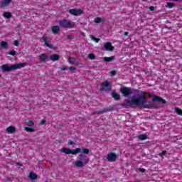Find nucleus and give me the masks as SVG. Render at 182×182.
<instances>
[{
  "label": "nucleus",
  "instance_id": "nucleus-1",
  "mask_svg": "<svg viewBox=\"0 0 182 182\" xmlns=\"http://www.w3.org/2000/svg\"><path fill=\"white\" fill-rule=\"evenodd\" d=\"M119 92L123 95L124 97H129V96H132V100L126 98L124 102L121 104L122 107H126V109H130L134 106H142L144 109H154L156 108V104L149 102L147 103V97H146V92L142 91L141 95H139V90H134V88L129 87H122L119 89Z\"/></svg>",
  "mask_w": 182,
  "mask_h": 182
},
{
  "label": "nucleus",
  "instance_id": "nucleus-2",
  "mask_svg": "<svg viewBox=\"0 0 182 182\" xmlns=\"http://www.w3.org/2000/svg\"><path fill=\"white\" fill-rule=\"evenodd\" d=\"M28 63H20L15 65H9L8 64H4L1 65V68L2 72H12V70H16L17 69H22V68H25Z\"/></svg>",
  "mask_w": 182,
  "mask_h": 182
},
{
  "label": "nucleus",
  "instance_id": "nucleus-3",
  "mask_svg": "<svg viewBox=\"0 0 182 182\" xmlns=\"http://www.w3.org/2000/svg\"><path fill=\"white\" fill-rule=\"evenodd\" d=\"M59 25L61 28H64L65 29H69L70 28H73L76 24L73 21H70L68 19H63L59 21Z\"/></svg>",
  "mask_w": 182,
  "mask_h": 182
},
{
  "label": "nucleus",
  "instance_id": "nucleus-4",
  "mask_svg": "<svg viewBox=\"0 0 182 182\" xmlns=\"http://www.w3.org/2000/svg\"><path fill=\"white\" fill-rule=\"evenodd\" d=\"M60 151L62 153H65V154H73L74 156H76V154H77V153H80V151H82V149L77 148L75 149L71 150L66 147H63L60 149Z\"/></svg>",
  "mask_w": 182,
  "mask_h": 182
},
{
  "label": "nucleus",
  "instance_id": "nucleus-5",
  "mask_svg": "<svg viewBox=\"0 0 182 182\" xmlns=\"http://www.w3.org/2000/svg\"><path fill=\"white\" fill-rule=\"evenodd\" d=\"M100 90L101 92H110V91H112V85H111L110 82H109V81H107V80L104 81L101 84V87H100Z\"/></svg>",
  "mask_w": 182,
  "mask_h": 182
},
{
  "label": "nucleus",
  "instance_id": "nucleus-6",
  "mask_svg": "<svg viewBox=\"0 0 182 182\" xmlns=\"http://www.w3.org/2000/svg\"><path fill=\"white\" fill-rule=\"evenodd\" d=\"M114 110V107L109 106L107 108L102 109V110L99 112H92V114H103V113H107V112H113Z\"/></svg>",
  "mask_w": 182,
  "mask_h": 182
},
{
  "label": "nucleus",
  "instance_id": "nucleus-7",
  "mask_svg": "<svg viewBox=\"0 0 182 182\" xmlns=\"http://www.w3.org/2000/svg\"><path fill=\"white\" fill-rule=\"evenodd\" d=\"M107 160L108 161L114 162L117 160V154L114 152H110L107 156Z\"/></svg>",
  "mask_w": 182,
  "mask_h": 182
},
{
  "label": "nucleus",
  "instance_id": "nucleus-8",
  "mask_svg": "<svg viewBox=\"0 0 182 182\" xmlns=\"http://www.w3.org/2000/svg\"><path fill=\"white\" fill-rule=\"evenodd\" d=\"M69 14H70L71 15H73L74 16H79V15H82V14H83V10L82 9H72L69 10Z\"/></svg>",
  "mask_w": 182,
  "mask_h": 182
},
{
  "label": "nucleus",
  "instance_id": "nucleus-9",
  "mask_svg": "<svg viewBox=\"0 0 182 182\" xmlns=\"http://www.w3.org/2000/svg\"><path fill=\"white\" fill-rule=\"evenodd\" d=\"M78 160H80V161H82L84 165H86L87 164V163H89V157L83 154H80L78 155Z\"/></svg>",
  "mask_w": 182,
  "mask_h": 182
},
{
  "label": "nucleus",
  "instance_id": "nucleus-10",
  "mask_svg": "<svg viewBox=\"0 0 182 182\" xmlns=\"http://www.w3.org/2000/svg\"><path fill=\"white\" fill-rule=\"evenodd\" d=\"M104 48L105 50H107L108 52H113L114 50V47L112 46V43L107 42L104 44Z\"/></svg>",
  "mask_w": 182,
  "mask_h": 182
},
{
  "label": "nucleus",
  "instance_id": "nucleus-11",
  "mask_svg": "<svg viewBox=\"0 0 182 182\" xmlns=\"http://www.w3.org/2000/svg\"><path fill=\"white\" fill-rule=\"evenodd\" d=\"M152 102L153 103H154V102H160L162 103V105H166V103H167V101L163 99V97L159 96H154L152 98Z\"/></svg>",
  "mask_w": 182,
  "mask_h": 182
},
{
  "label": "nucleus",
  "instance_id": "nucleus-12",
  "mask_svg": "<svg viewBox=\"0 0 182 182\" xmlns=\"http://www.w3.org/2000/svg\"><path fill=\"white\" fill-rule=\"evenodd\" d=\"M112 97L114 98V100H122V96H120L115 90H113L111 93Z\"/></svg>",
  "mask_w": 182,
  "mask_h": 182
},
{
  "label": "nucleus",
  "instance_id": "nucleus-13",
  "mask_svg": "<svg viewBox=\"0 0 182 182\" xmlns=\"http://www.w3.org/2000/svg\"><path fill=\"white\" fill-rule=\"evenodd\" d=\"M6 132L10 134H14V133H16V128L14 126H10L6 128Z\"/></svg>",
  "mask_w": 182,
  "mask_h": 182
},
{
  "label": "nucleus",
  "instance_id": "nucleus-14",
  "mask_svg": "<svg viewBox=\"0 0 182 182\" xmlns=\"http://www.w3.org/2000/svg\"><path fill=\"white\" fill-rule=\"evenodd\" d=\"M12 0H2L0 4V8H5V6H8Z\"/></svg>",
  "mask_w": 182,
  "mask_h": 182
},
{
  "label": "nucleus",
  "instance_id": "nucleus-15",
  "mask_svg": "<svg viewBox=\"0 0 182 182\" xmlns=\"http://www.w3.org/2000/svg\"><path fill=\"white\" fill-rule=\"evenodd\" d=\"M43 41L46 45V46H48V48H50V49H54V47L52 44L49 43V41H48V37L43 36Z\"/></svg>",
  "mask_w": 182,
  "mask_h": 182
},
{
  "label": "nucleus",
  "instance_id": "nucleus-16",
  "mask_svg": "<svg viewBox=\"0 0 182 182\" xmlns=\"http://www.w3.org/2000/svg\"><path fill=\"white\" fill-rule=\"evenodd\" d=\"M50 59L53 62H55V60H59V59H60V56L59 55H58V54H52L50 56Z\"/></svg>",
  "mask_w": 182,
  "mask_h": 182
},
{
  "label": "nucleus",
  "instance_id": "nucleus-17",
  "mask_svg": "<svg viewBox=\"0 0 182 182\" xmlns=\"http://www.w3.org/2000/svg\"><path fill=\"white\" fill-rule=\"evenodd\" d=\"M28 178L32 181L38 180V175L33 172H31L28 176Z\"/></svg>",
  "mask_w": 182,
  "mask_h": 182
},
{
  "label": "nucleus",
  "instance_id": "nucleus-18",
  "mask_svg": "<svg viewBox=\"0 0 182 182\" xmlns=\"http://www.w3.org/2000/svg\"><path fill=\"white\" fill-rule=\"evenodd\" d=\"M39 59L41 62H45L46 60H48V57L46 53H43L40 55Z\"/></svg>",
  "mask_w": 182,
  "mask_h": 182
},
{
  "label": "nucleus",
  "instance_id": "nucleus-19",
  "mask_svg": "<svg viewBox=\"0 0 182 182\" xmlns=\"http://www.w3.org/2000/svg\"><path fill=\"white\" fill-rule=\"evenodd\" d=\"M115 56L112 55L111 57H103L102 59L105 62H112V60H114Z\"/></svg>",
  "mask_w": 182,
  "mask_h": 182
},
{
  "label": "nucleus",
  "instance_id": "nucleus-20",
  "mask_svg": "<svg viewBox=\"0 0 182 182\" xmlns=\"http://www.w3.org/2000/svg\"><path fill=\"white\" fill-rule=\"evenodd\" d=\"M53 33L57 34L59 33L60 28L58 27V26H53L52 27Z\"/></svg>",
  "mask_w": 182,
  "mask_h": 182
},
{
  "label": "nucleus",
  "instance_id": "nucleus-21",
  "mask_svg": "<svg viewBox=\"0 0 182 182\" xmlns=\"http://www.w3.org/2000/svg\"><path fill=\"white\" fill-rule=\"evenodd\" d=\"M3 16L4 18H6V19H11V18H12V14H11L10 12L6 11V12H4L3 14Z\"/></svg>",
  "mask_w": 182,
  "mask_h": 182
},
{
  "label": "nucleus",
  "instance_id": "nucleus-22",
  "mask_svg": "<svg viewBox=\"0 0 182 182\" xmlns=\"http://www.w3.org/2000/svg\"><path fill=\"white\" fill-rule=\"evenodd\" d=\"M83 166H85V164L82 161L80 160L75 161V167H82Z\"/></svg>",
  "mask_w": 182,
  "mask_h": 182
},
{
  "label": "nucleus",
  "instance_id": "nucleus-23",
  "mask_svg": "<svg viewBox=\"0 0 182 182\" xmlns=\"http://www.w3.org/2000/svg\"><path fill=\"white\" fill-rule=\"evenodd\" d=\"M24 130H26V132H29L30 133H33V132H35V129L31 127H26Z\"/></svg>",
  "mask_w": 182,
  "mask_h": 182
},
{
  "label": "nucleus",
  "instance_id": "nucleus-24",
  "mask_svg": "<svg viewBox=\"0 0 182 182\" xmlns=\"http://www.w3.org/2000/svg\"><path fill=\"white\" fill-rule=\"evenodd\" d=\"M94 22H95V23H100V22H105V19H102L100 17H97Z\"/></svg>",
  "mask_w": 182,
  "mask_h": 182
},
{
  "label": "nucleus",
  "instance_id": "nucleus-25",
  "mask_svg": "<svg viewBox=\"0 0 182 182\" xmlns=\"http://www.w3.org/2000/svg\"><path fill=\"white\" fill-rule=\"evenodd\" d=\"M90 38L91 39H92V41H94L95 42H96V43H97L98 42H100V38H97L96 37H95L93 35H90Z\"/></svg>",
  "mask_w": 182,
  "mask_h": 182
},
{
  "label": "nucleus",
  "instance_id": "nucleus-26",
  "mask_svg": "<svg viewBox=\"0 0 182 182\" xmlns=\"http://www.w3.org/2000/svg\"><path fill=\"white\" fill-rule=\"evenodd\" d=\"M138 139H139V140H146L147 139V134L139 135Z\"/></svg>",
  "mask_w": 182,
  "mask_h": 182
},
{
  "label": "nucleus",
  "instance_id": "nucleus-27",
  "mask_svg": "<svg viewBox=\"0 0 182 182\" xmlns=\"http://www.w3.org/2000/svg\"><path fill=\"white\" fill-rule=\"evenodd\" d=\"M68 60H69V63H70V65H74L75 62H76V58L70 57L68 58Z\"/></svg>",
  "mask_w": 182,
  "mask_h": 182
},
{
  "label": "nucleus",
  "instance_id": "nucleus-28",
  "mask_svg": "<svg viewBox=\"0 0 182 182\" xmlns=\"http://www.w3.org/2000/svg\"><path fill=\"white\" fill-rule=\"evenodd\" d=\"M175 112L177 114H179V116H182V109H180V108L175 107Z\"/></svg>",
  "mask_w": 182,
  "mask_h": 182
},
{
  "label": "nucleus",
  "instance_id": "nucleus-29",
  "mask_svg": "<svg viewBox=\"0 0 182 182\" xmlns=\"http://www.w3.org/2000/svg\"><path fill=\"white\" fill-rule=\"evenodd\" d=\"M88 58L89 59H90L91 60H93L94 59H96V55L94 53H90L88 55Z\"/></svg>",
  "mask_w": 182,
  "mask_h": 182
},
{
  "label": "nucleus",
  "instance_id": "nucleus-30",
  "mask_svg": "<svg viewBox=\"0 0 182 182\" xmlns=\"http://www.w3.org/2000/svg\"><path fill=\"white\" fill-rule=\"evenodd\" d=\"M82 150L84 154H89V153H90V150H89V149L82 148Z\"/></svg>",
  "mask_w": 182,
  "mask_h": 182
},
{
  "label": "nucleus",
  "instance_id": "nucleus-31",
  "mask_svg": "<svg viewBox=\"0 0 182 182\" xmlns=\"http://www.w3.org/2000/svg\"><path fill=\"white\" fill-rule=\"evenodd\" d=\"M166 6V8H173V6H176V4L174 3H167Z\"/></svg>",
  "mask_w": 182,
  "mask_h": 182
},
{
  "label": "nucleus",
  "instance_id": "nucleus-32",
  "mask_svg": "<svg viewBox=\"0 0 182 182\" xmlns=\"http://www.w3.org/2000/svg\"><path fill=\"white\" fill-rule=\"evenodd\" d=\"M7 55H11V56H15L16 55V51L15 50H12L10 52L6 53Z\"/></svg>",
  "mask_w": 182,
  "mask_h": 182
},
{
  "label": "nucleus",
  "instance_id": "nucleus-33",
  "mask_svg": "<svg viewBox=\"0 0 182 182\" xmlns=\"http://www.w3.org/2000/svg\"><path fill=\"white\" fill-rule=\"evenodd\" d=\"M33 122L32 120H30L27 122V126H28V127H33Z\"/></svg>",
  "mask_w": 182,
  "mask_h": 182
},
{
  "label": "nucleus",
  "instance_id": "nucleus-34",
  "mask_svg": "<svg viewBox=\"0 0 182 182\" xmlns=\"http://www.w3.org/2000/svg\"><path fill=\"white\" fill-rule=\"evenodd\" d=\"M109 75L110 76H116V75H117V72H116V70H112L109 72Z\"/></svg>",
  "mask_w": 182,
  "mask_h": 182
},
{
  "label": "nucleus",
  "instance_id": "nucleus-35",
  "mask_svg": "<svg viewBox=\"0 0 182 182\" xmlns=\"http://www.w3.org/2000/svg\"><path fill=\"white\" fill-rule=\"evenodd\" d=\"M166 154H167V151H163L162 152H161V153L159 154V156H160L161 157H163V156H166Z\"/></svg>",
  "mask_w": 182,
  "mask_h": 182
},
{
  "label": "nucleus",
  "instance_id": "nucleus-36",
  "mask_svg": "<svg viewBox=\"0 0 182 182\" xmlns=\"http://www.w3.org/2000/svg\"><path fill=\"white\" fill-rule=\"evenodd\" d=\"M14 46H19V41L18 40H16L14 41Z\"/></svg>",
  "mask_w": 182,
  "mask_h": 182
},
{
  "label": "nucleus",
  "instance_id": "nucleus-37",
  "mask_svg": "<svg viewBox=\"0 0 182 182\" xmlns=\"http://www.w3.org/2000/svg\"><path fill=\"white\" fill-rule=\"evenodd\" d=\"M73 144H75V142H73V141H72L70 139L68 140V146H72Z\"/></svg>",
  "mask_w": 182,
  "mask_h": 182
},
{
  "label": "nucleus",
  "instance_id": "nucleus-38",
  "mask_svg": "<svg viewBox=\"0 0 182 182\" xmlns=\"http://www.w3.org/2000/svg\"><path fill=\"white\" fill-rule=\"evenodd\" d=\"M67 39H69L70 41H72V39H73V36H72V35H68V36H67Z\"/></svg>",
  "mask_w": 182,
  "mask_h": 182
},
{
  "label": "nucleus",
  "instance_id": "nucleus-39",
  "mask_svg": "<svg viewBox=\"0 0 182 182\" xmlns=\"http://www.w3.org/2000/svg\"><path fill=\"white\" fill-rule=\"evenodd\" d=\"M70 70L71 72H73L74 70H76V68H75V67H74V66H71V67H70Z\"/></svg>",
  "mask_w": 182,
  "mask_h": 182
},
{
  "label": "nucleus",
  "instance_id": "nucleus-40",
  "mask_svg": "<svg viewBox=\"0 0 182 182\" xmlns=\"http://www.w3.org/2000/svg\"><path fill=\"white\" fill-rule=\"evenodd\" d=\"M60 69H61V70H68V67H63Z\"/></svg>",
  "mask_w": 182,
  "mask_h": 182
},
{
  "label": "nucleus",
  "instance_id": "nucleus-41",
  "mask_svg": "<svg viewBox=\"0 0 182 182\" xmlns=\"http://www.w3.org/2000/svg\"><path fill=\"white\" fill-rule=\"evenodd\" d=\"M46 122V119H43L41 121V124H44Z\"/></svg>",
  "mask_w": 182,
  "mask_h": 182
},
{
  "label": "nucleus",
  "instance_id": "nucleus-42",
  "mask_svg": "<svg viewBox=\"0 0 182 182\" xmlns=\"http://www.w3.org/2000/svg\"><path fill=\"white\" fill-rule=\"evenodd\" d=\"M139 171H141V173H144L146 171V169H144V168H139Z\"/></svg>",
  "mask_w": 182,
  "mask_h": 182
},
{
  "label": "nucleus",
  "instance_id": "nucleus-43",
  "mask_svg": "<svg viewBox=\"0 0 182 182\" xmlns=\"http://www.w3.org/2000/svg\"><path fill=\"white\" fill-rule=\"evenodd\" d=\"M149 9H150L151 11H154V6H149Z\"/></svg>",
  "mask_w": 182,
  "mask_h": 182
},
{
  "label": "nucleus",
  "instance_id": "nucleus-44",
  "mask_svg": "<svg viewBox=\"0 0 182 182\" xmlns=\"http://www.w3.org/2000/svg\"><path fill=\"white\" fill-rule=\"evenodd\" d=\"M16 164L17 166H20V167H22V163L17 162V163H16Z\"/></svg>",
  "mask_w": 182,
  "mask_h": 182
},
{
  "label": "nucleus",
  "instance_id": "nucleus-45",
  "mask_svg": "<svg viewBox=\"0 0 182 182\" xmlns=\"http://www.w3.org/2000/svg\"><path fill=\"white\" fill-rule=\"evenodd\" d=\"M124 36H129V32L126 31V32L124 33Z\"/></svg>",
  "mask_w": 182,
  "mask_h": 182
},
{
  "label": "nucleus",
  "instance_id": "nucleus-46",
  "mask_svg": "<svg viewBox=\"0 0 182 182\" xmlns=\"http://www.w3.org/2000/svg\"><path fill=\"white\" fill-rule=\"evenodd\" d=\"M0 77H2V75L0 74Z\"/></svg>",
  "mask_w": 182,
  "mask_h": 182
}]
</instances>
